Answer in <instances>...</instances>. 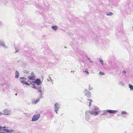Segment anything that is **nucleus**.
<instances>
[{"mask_svg": "<svg viewBox=\"0 0 133 133\" xmlns=\"http://www.w3.org/2000/svg\"><path fill=\"white\" fill-rule=\"evenodd\" d=\"M117 111V110H107L106 111L105 110H103V113L101 115H106L107 114H106L107 112H108L110 113H115Z\"/></svg>", "mask_w": 133, "mask_h": 133, "instance_id": "f257e3e1", "label": "nucleus"}, {"mask_svg": "<svg viewBox=\"0 0 133 133\" xmlns=\"http://www.w3.org/2000/svg\"><path fill=\"white\" fill-rule=\"evenodd\" d=\"M41 116L39 114L35 115H33L31 121L32 122L35 121H37L40 117Z\"/></svg>", "mask_w": 133, "mask_h": 133, "instance_id": "f03ea898", "label": "nucleus"}, {"mask_svg": "<svg viewBox=\"0 0 133 133\" xmlns=\"http://www.w3.org/2000/svg\"><path fill=\"white\" fill-rule=\"evenodd\" d=\"M89 114V113L88 111H87L85 112V119L87 121L89 120L90 117Z\"/></svg>", "mask_w": 133, "mask_h": 133, "instance_id": "7ed1b4c3", "label": "nucleus"}, {"mask_svg": "<svg viewBox=\"0 0 133 133\" xmlns=\"http://www.w3.org/2000/svg\"><path fill=\"white\" fill-rule=\"evenodd\" d=\"M3 112L4 113L3 114L6 115H10L11 113V111L7 109H5Z\"/></svg>", "mask_w": 133, "mask_h": 133, "instance_id": "20e7f679", "label": "nucleus"}, {"mask_svg": "<svg viewBox=\"0 0 133 133\" xmlns=\"http://www.w3.org/2000/svg\"><path fill=\"white\" fill-rule=\"evenodd\" d=\"M0 46L5 48L6 49L8 48V47L7 46L5 45L4 42L2 40L0 41Z\"/></svg>", "mask_w": 133, "mask_h": 133, "instance_id": "39448f33", "label": "nucleus"}, {"mask_svg": "<svg viewBox=\"0 0 133 133\" xmlns=\"http://www.w3.org/2000/svg\"><path fill=\"white\" fill-rule=\"evenodd\" d=\"M36 83L38 85H40L42 84V82L41 80L39 79H37L35 80V82H34Z\"/></svg>", "mask_w": 133, "mask_h": 133, "instance_id": "423d86ee", "label": "nucleus"}, {"mask_svg": "<svg viewBox=\"0 0 133 133\" xmlns=\"http://www.w3.org/2000/svg\"><path fill=\"white\" fill-rule=\"evenodd\" d=\"M35 78V77L34 75V74L33 72L32 73L31 76L28 77V78L30 80H34Z\"/></svg>", "mask_w": 133, "mask_h": 133, "instance_id": "0eeeda50", "label": "nucleus"}, {"mask_svg": "<svg viewBox=\"0 0 133 133\" xmlns=\"http://www.w3.org/2000/svg\"><path fill=\"white\" fill-rule=\"evenodd\" d=\"M55 109H59L60 107V105L59 103H56L54 105Z\"/></svg>", "mask_w": 133, "mask_h": 133, "instance_id": "6e6552de", "label": "nucleus"}, {"mask_svg": "<svg viewBox=\"0 0 133 133\" xmlns=\"http://www.w3.org/2000/svg\"><path fill=\"white\" fill-rule=\"evenodd\" d=\"M2 131L6 132H13V130L9 129L8 128H7L6 129H2Z\"/></svg>", "mask_w": 133, "mask_h": 133, "instance_id": "1a4fd4ad", "label": "nucleus"}, {"mask_svg": "<svg viewBox=\"0 0 133 133\" xmlns=\"http://www.w3.org/2000/svg\"><path fill=\"white\" fill-rule=\"evenodd\" d=\"M37 89L38 91L40 93L41 95H42L43 94L42 93V88L41 87H39L37 88Z\"/></svg>", "mask_w": 133, "mask_h": 133, "instance_id": "9d476101", "label": "nucleus"}, {"mask_svg": "<svg viewBox=\"0 0 133 133\" xmlns=\"http://www.w3.org/2000/svg\"><path fill=\"white\" fill-rule=\"evenodd\" d=\"M40 101V98H38L36 100H34L32 101V103L33 104H36L39 102Z\"/></svg>", "mask_w": 133, "mask_h": 133, "instance_id": "9b49d317", "label": "nucleus"}, {"mask_svg": "<svg viewBox=\"0 0 133 133\" xmlns=\"http://www.w3.org/2000/svg\"><path fill=\"white\" fill-rule=\"evenodd\" d=\"M51 28L54 31H56L58 29V26L56 25H54L51 26Z\"/></svg>", "mask_w": 133, "mask_h": 133, "instance_id": "f8f14e48", "label": "nucleus"}, {"mask_svg": "<svg viewBox=\"0 0 133 133\" xmlns=\"http://www.w3.org/2000/svg\"><path fill=\"white\" fill-rule=\"evenodd\" d=\"M26 79V78L25 77H21L20 78V80L21 82L23 84L25 82Z\"/></svg>", "mask_w": 133, "mask_h": 133, "instance_id": "ddd939ff", "label": "nucleus"}, {"mask_svg": "<svg viewBox=\"0 0 133 133\" xmlns=\"http://www.w3.org/2000/svg\"><path fill=\"white\" fill-rule=\"evenodd\" d=\"M91 95V93L89 92L88 91L87 93H85V95L87 96L88 97L90 98V97Z\"/></svg>", "mask_w": 133, "mask_h": 133, "instance_id": "4468645a", "label": "nucleus"}, {"mask_svg": "<svg viewBox=\"0 0 133 133\" xmlns=\"http://www.w3.org/2000/svg\"><path fill=\"white\" fill-rule=\"evenodd\" d=\"M19 74L18 71H16L15 72V77L17 78H18L19 76Z\"/></svg>", "mask_w": 133, "mask_h": 133, "instance_id": "2eb2a0df", "label": "nucleus"}, {"mask_svg": "<svg viewBox=\"0 0 133 133\" xmlns=\"http://www.w3.org/2000/svg\"><path fill=\"white\" fill-rule=\"evenodd\" d=\"M129 87L130 88L131 90L133 91V86L130 84H129Z\"/></svg>", "mask_w": 133, "mask_h": 133, "instance_id": "dca6fc26", "label": "nucleus"}, {"mask_svg": "<svg viewBox=\"0 0 133 133\" xmlns=\"http://www.w3.org/2000/svg\"><path fill=\"white\" fill-rule=\"evenodd\" d=\"M83 72H85L86 73L88 74V75L89 74V72L88 71L87 69H83Z\"/></svg>", "mask_w": 133, "mask_h": 133, "instance_id": "f3484780", "label": "nucleus"}, {"mask_svg": "<svg viewBox=\"0 0 133 133\" xmlns=\"http://www.w3.org/2000/svg\"><path fill=\"white\" fill-rule=\"evenodd\" d=\"M113 14V13L111 12H108L106 14V15L107 16H111Z\"/></svg>", "mask_w": 133, "mask_h": 133, "instance_id": "a211bd4d", "label": "nucleus"}, {"mask_svg": "<svg viewBox=\"0 0 133 133\" xmlns=\"http://www.w3.org/2000/svg\"><path fill=\"white\" fill-rule=\"evenodd\" d=\"M89 89L90 90L93 89V88L92 87L91 85L90 84L89 85Z\"/></svg>", "mask_w": 133, "mask_h": 133, "instance_id": "6ab92c4d", "label": "nucleus"}, {"mask_svg": "<svg viewBox=\"0 0 133 133\" xmlns=\"http://www.w3.org/2000/svg\"><path fill=\"white\" fill-rule=\"evenodd\" d=\"M89 113L91 115H94L95 111H88Z\"/></svg>", "mask_w": 133, "mask_h": 133, "instance_id": "aec40b11", "label": "nucleus"}, {"mask_svg": "<svg viewBox=\"0 0 133 133\" xmlns=\"http://www.w3.org/2000/svg\"><path fill=\"white\" fill-rule=\"evenodd\" d=\"M94 110L96 111H97L99 110V109L98 107L94 106Z\"/></svg>", "mask_w": 133, "mask_h": 133, "instance_id": "412c9836", "label": "nucleus"}, {"mask_svg": "<svg viewBox=\"0 0 133 133\" xmlns=\"http://www.w3.org/2000/svg\"><path fill=\"white\" fill-rule=\"evenodd\" d=\"M99 74L100 75H104L105 74L104 72H102V71H100L99 72Z\"/></svg>", "mask_w": 133, "mask_h": 133, "instance_id": "4be33fe9", "label": "nucleus"}, {"mask_svg": "<svg viewBox=\"0 0 133 133\" xmlns=\"http://www.w3.org/2000/svg\"><path fill=\"white\" fill-rule=\"evenodd\" d=\"M119 85L122 86H123L124 84L122 82H120L119 83Z\"/></svg>", "mask_w": 133, "mask_h": 133, "instance_id": "5701e85b", "label": "nucleus"}, {"mask_svg": "<svg viewBox=\"0 0 133 133\" xmlns=\"http://www.w3.org/2000/svg\"><path fill=\"white\" fill-rule=\"evenodd\" d=\"M23 84H25V85H29L30 84L29 83H28L27 82H25Z\"/></svg>", "mask_w": 133, "mask_h": 133, "instance_id": "b1692460", "label": "nucleus"}, {"mask_svg": "<svg viewBox=\"0 0 133 133\" xmlns=\"http://www.w3.org/2000/svg\"><path fill=\"white\" fill-rule=\"evenodd\" d=\"M99 62L102 65H103V61L102 59H100Z\"/></svg>", "mask_w": 133, "mask_h": 133, "instance_id": "393cba45", "label": "nucleus"}, {"mask_svg": "<svg viewBox=\"0 0 133 133\" xmlns=\"http://www.w3.org/2000/svg\"><path fill=\"white\" fill-rule=\"evenodd\" d=\"M121 114H127V113L126 111H123L122 112Z\"/></svg>", "mask_w": 133, "mask_h": 133, "instance_id": "a878e982", "label": "nucleus"}, {"mask_svg": "<svg viewBox=\"0 0 133 133\" xmlns=\"http://www.w3.org/2000/svg\"><path fill=\"white\" fill-rule=\"evenodd\" d=\"M98 112L97 111H95L94 112V115H95V116H96V115H97L98 114Z\"/></svg>", "mask_w": 133, "mask_h": 133, "instance_id": "bb28decb", "label": "nucleus"}, {"mask_svg": "<svg viewBox=\"0 0 133 133\" xmlns=\"http://www.w3.org/2000/svg\"><path fill=\"white\" fill-rule=\"evenodd\" d=\"M55 112H56V113L57 114V112H58V110H59V109H55Z\"/></svg>", "mask_w": 133, "mask_h": 133, "instance_id": "cd10ccee", "label": "nucleus"}, {"mask_svg": "<svg viewBox=\"0 0 133 133\" xmlns=\"http://www.w3.org/2000/svg\"><path fill=\"white\" fill-rule=\"evenodd\" d=\"M88 100L89 101H90V102H93V101L90 99H88Z\"/></svg>", "mask_w": 133, "mask_h": 133, "instance_id": "c85d7f7f", "label": "nucleus"}, {"mask_svg": "<svg viewBox=\"0 0 133 133\" xmlns=\"http://www.w3.org/2000/svg\"><path fill=\"white\" fill-rule=\"evenodd\" d=\"M123 73L126 74V71H125L124 70L123 71Z\"/></svg>", "mask_w": 133, "mask_h": 133, "instance_id": "c756f323", "label": "nucleus"}, {"mask_svg": "<svg viewBox=\"0 0 133 133\" xmlns=\"http://www.w3.org/2000/svg\"><path fill=\"white\" fill-rule=\"evenodd\" d=\"M91 102H89V107H90L91 106Z\"/></svg>", "mask_w": 133, "mask_h": 133, "instance_id": "7c9ffc66", "label": "nucleus"}, {"mask_svg": "<svg viewBox=\"0 0 133 133\" xmlns=\"http://www.w3.org/2000/svg\"><path fill=\"white\" fill-rule=\"evenodd\" d=\"M33 88L35 89H37V88L35 86H33V87H32Z\"/></svg>", "mask_w": 133, "mask_h": 133, "instance_id": "2f4dec72", "label": "nucleus"}, {"mask_svg": "<svg viewBox=\"0 0 133 133\" xmlns=\"http://www.w3.org/2000/svg\"><path fill=\"white\" fill-rule=\"evenodd\" d=\"M18 49H17V50H16V51L15 52V53H16V52H18Z\"/></svg>", "mask_w": 133, "mask_h": 133, "instance_id": "473e14b6", "label": "nucleus"}, {"mask_svg": "<svg viewBox=\"0 0 133 133\" xmlns=\"http://www.w3.org/2000/svg\"><path fill=\"white\" fill-rule=\"evenodd\" d=\"M3 114L2 112H0V116Z\"/></svg>", "mask_w": 133, "mask_h": 133, "instance_id": "72a5a7b5", "label": "nucleus"}, {"mask_svg": "<svg viewBox=\"0 0 133 133\" xmlns=\"http://www.w3.org/2000/svg\"><path fill=\"white\" fill-rule=\"evenodd\" d=\"M90 61V63H93V62H92V61H91V60H90V61Z\"/></svg>", "mask_w": 133, "mask_h": 133, "instance_id": "f704fd0d", "label": "nucleus"}, {"mask_svg": "<svg viewBox=\"0 0 133 133\" xmlns=\"http://www.w3.org/2000/svg\"><path fill=\"white\" fill-rule=\"evenodd\" d=\"M0 133H6L4 132H0Z\"/></svg>", "mask_w": 133, "mask_h": 133, "instance_id": "c9c22d12", "label": "nucleus"}, {"mask_svg": "<svg viewBox=\"0 0 133 133\" xmlns=\"http://www.w3.org/2000/svg\"><path fill=\"white\" fill-rule=\"evenodd\" d=\"M24 72L26 73H28V72H26V71H24Z\"/></svg>", "mask_w": 133, "mask_h": 133, "instance_id": "e433bc0d", "label": "nucleus"}, {"mask_svg": "<svg viewBox=\"0 0 133 133\" xmlns=\"http://www.w3.org/2000/svg\"><path fill=\"white\" fill-rule=\"evenodd\" d=\"M89 60V61H90V58H87Z\"/></svg>", "mask_w": 133, "mask_h": 133, "instance_id": "4c0bfd02", "label": "nucleus"}, {"mask_svg": "<svg viewBox=\"0 0 133 133\" xmlns=\"http://www.w3.org/2000/svg\"><path fill=\"white\" fill-rule=\"evenodd\" d=\"M1 85H4V84H1Z\"/></svg>", "mask_w": 133, "mask_h": 133, "instance_id": "58836bf2", "label": "nucleus"}, {"mask_svg": "<svg viewBox=\"0 0 133 133\" xmlns=\"http://www.w3.org/2000/svg\"><path fill=\"white\" fill-rule=\"evenodd\" d=\"M123 133H127V132L126 131H125Z\"/></svg>", "mask_w": 133, "mask_h": 133, "instance_id": "ea45409f", "label": "nucleus"}, {"mask_svg": "<svg viewBox=\"0 0 133 133\" xmlns=\"http://www.w3.org/2000/svg\"><path fill=\"white\" fill-rule=\"evenodd\" d=\"M64 48H66V47L65 46Z\"/></svg>", "mask_w": 133, "mask_h": 133, "instance_id": "a19ab883", "label": "nucleus"}]
</instances>
